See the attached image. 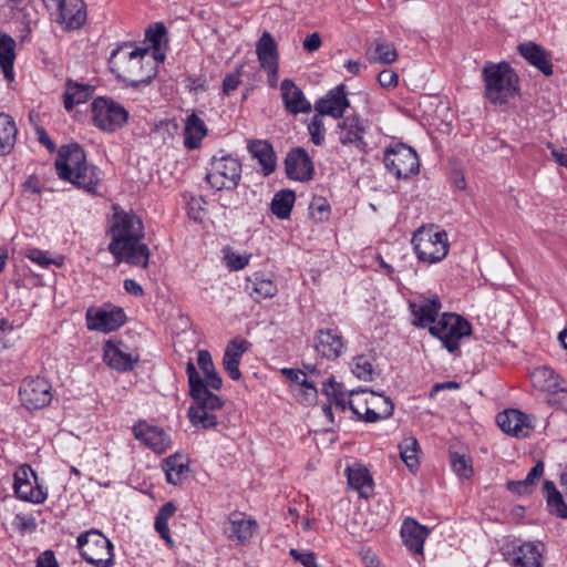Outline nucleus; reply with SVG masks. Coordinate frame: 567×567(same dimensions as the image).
I'll use <instances>...</instances> for the list:
<instances>
[{
  "label": "nucleus",
  "instance_id": "774afa93",
  "mask_svg": "<svg viewBox=\"0 0 567 567\" xmlns=\"http://www.w3.org/2000/svg\"><path fill=\"white\" fill-rule=\"evenodd\" d=\"M123 286L126 292L136 297L142 296L144 292L142 286L134 279H125Z\"/></svg>",
  "mask_w": 567,
  "mask_h": 567
},
{
  "label": "nucleus",
  "instance_id": "bb28decb",
  "mask_svg": "<svg viewBox=\"0 0 567 567\" xmlns=\"http://www.w3.org/2000/svg\"><path fill=\"white\" fill-rule=\"evenodd\" d=\"M520 55L528 61L529 64L538 69L545 75L553 74V64L550 55L544 50L543 47L527 42L518 45Z\"/></svg>",
  "mask_w": 567,
  "mask_h": 567
},
{
  "label": "nucleus",
  "instance_id": "9b49d317",
  "mask_svg": "<svg viewBox=\"0 0 567 567\" xmlns=\"http://www.w3.org/2000/svg\"><path fill=\"white\" fill-rule=\"evenodd\" d=\"M369 130L368 120L359 115H349L342 117L337 126L334 134L338 143L347 148L355 150L360 153H367L368 142L365 136Z\"/></svg>",
  "mask_w": 567,
  "mask_h": 567
},
{
  "label": "nucleus",
  "instance_id": "c756f323",
  "mask_svg": "<svg viewBox=\"0 0 567 567\" xmlns=\"http://www.w3.org/2000/svg\"><path fill=\"white\" fill-rule=\"evenodd\" d=\"M530 381L535 389L547 392L548 396L564 382L563 379L547 365L535 368L530 373Z\"/></svg>",
  "mask_w": 567,
  "mask_h": 567
},
{
  "label": "nucleus",
  "instance_id": "a211bd4d",
  "mask_svg": "<svg viewBox=\"0 0 567 567\" xmlns=\"http://www.w3.org/2000/svg\"><path fill=\"white\" fill-rule=\"evenodd\" d=\"M86 327L91 331L111 332L124 324L126 316L121 308L89 309L85 315Z\"/></svg>",
  "mask_w": 567,
  "mask_h": 567
},
{
  "label": "nucleus",
  "instance_id": "4c0bfd02",
  "mask_svg": "<svg viewBox=\"0 0 567 567\" xmlns=\"http://www.w3.org/2000/svg\"><path fill=\"white\" fill-rule=\"evenodd\" d=\"M370 415L367 422H377L381 419L390 417L393 414L394 405L390 398L370 392Z\"/></svg>",
  "mask_w": 567,
  "mask_h": 567
},
{
  "label": "nucleus",
  "instance_id": "7c9ffc66",
  "mask_svg": "<svg viewBox=\"0 0 567 567\" xmlns=\"http://www.w3.org/2000/svg\"><path fill=\"white\" fill-rule=\"evenodd\" d=\"M183 135L184 146L187 150H196L200 146L203 138L207 135V127L196 113L187 117Z\"/></svg>",
  "mask_w": 567,
  "mask_h": 567
},
{
  "label": "nucleus",
  "instance_id": "13d9d810",
  "mask_svg": "<svg viewBox=\"0 0 567 567\" xmlns=\"http://www.w3.org/2000/svg\"><path fill=\"white\" fill-rule=\"evenodd\" d=\"M548 403L557 405L567 413V388L560 385L550 396H548Z\"/></svg>",
  "mask_w": 567,
  "mask_h": 567
},
{
  "label": "nucleus",
  "instance_id": "49530a36",
  "mask_svg": "<svg viewBox=\"0 0 567 567\" xmlns=\"http://www.w3.org/2000/svg\"><path fill=\"white\" fill-rule=\"evenodd\" d=\"M370 392L367 390L351 391L349 395V409L360 419L367 422L370 415Z\"/></svg>",
  "mask_w": 567,
  "mask_h": 567
},
{
  "label": "nucleus",
  "instance_id": "603ef678",
  "mask_svg": "<svg viewBox=\"0 0 567 567\" xmlns=\"http://www.w3.org/2000/svg\"><path fill=\"white\" fill-rule=\"evenodd\" d=\"M451 465L453 471L462 478H470L473 475V467L464 455L452 453Z\"/></svg>",
  "mask_w": 567,
  "mask_h": 567
},
{
  "label": "nucleus",
  "instance_id": "3c124183",
  "mask_svg": "<svg viewBox=\"0 0 567 567\" xmlns=\"http://www.w3.org/2000/svg\"><path fill=\"white\" fill-rule=\"evenodd\" d=\"M308 132L310 135V140L313 144L322 145L326 136V128L322 115H320L319 113L313 115L310 123L308 124Z\"/></svg>",
  "mask_w": 567,
  "mask_h": 567
},
{
  "label": "nucleus",
  "instance_id": "393cba45",
  "mask_svg": "<svg viewBox=\"0 0 567 567\" xmlns=\"http://www.w3.org/2000/svg\"><path fill=\"white\" fill-rule=\"evenodd\" d=\"M498 426L515 437H526L530 431L528 416L518 410H506L497 414Z\"/></svg>",
  "mask_w": 567,
  "mask_h": 567
},
{
  "label": "nucleus",
  "instance_id": "cd10ccee",
  "mask_svg": "<svg viewBox=\"0 0 567 567\" xmlns=\"http://www.w3.org/2000/svg\"><path fill=\"white\" fill-rule=\"evenodd\" d=\"M248 341L246 340H233L227 344V348L223 358V365L229 378L233 380H239L241 373L239 371L240 360L248 349Z\"/></svg>",
  "mask_w": 567,
  "mask_h": 567
},
{
  "label": "nucleus",
  "instance_id": "58836bf2",
  "mask_svg": "<svg viewBox=\"0 0 567 567\" xmlns=\"http://www.w3.org/2000/svg\"><path fill=\"white\" fill-rule=\"evenodd\" d=\"M543 493L547 502L549 512L560 518L567 519V504L561 493L556 488L551 481H545Z\"/></svg>",
  "mask_w": 567,
  "mask_h": 567
},
{
  "label": "nucleus",
  "instance_id": "f8f14e48",
  "mask_svg": "<svg viewBox=\"0 0 567 567\" xmlns=\"http://www.w3.org/2000/svg\"><path fill=\"white\" fill-rule=\"evenodd\" d=\"M53 20L65 30L79 29L86 19L85 4L82 0H58L48 8Z\"/></svg>",
  "mask_w": 567,
  "mask_h": 567
},
{
  "label": "nucleus",
  "instance_id": "ea45409f",
  "mask_svg": "<svg viewBox=\"0 0 567 567\" xmlns=\"http://www.w3.org/2000/svg\"><path fill=\"white\" fill-rule=\"evenodd\" d=\"M296 200L295 192L291 189H282L275 194L270 209L271 213L279 219H287L290 217L293 204Z\"/></svg>",
  "mask_w": 567,
  "mask_h": 567
},
{
  "label": "nucleus",
  "instance_id": "f03ea898",
  "mask_svg": "<svg viewBox=\"0 0 567 567\" xmlns=\"http://www.w3.org/2000/svg\"><path fill=\"white\" fill-rule=\"evenodd\" d=\"M150 53L151 48L131 49L125 43L111 54L112 71L131 87L148 85L156 76L157 63L164 60V54L152 58Z\"/></svg>",
  "mask_w": 567,
  "mask_h": 567
},
{
  "label": "nucleus",
  "instance_id": "dca6fc26",
  "mask_svg": "<svg viewBox=\"0 0 567 567\" xmlns=\"http://www.w3.org/2000/svg\"><path fill=\"white\" fill-rule=\"evenodd\" d=\"M103 358L110 368L120 372L133 370L140 361L138 353L120 340L105 342Z\"/></svg>",
  "mask_w": 567,
  "mask_h": 567
},
{
  "label": "nucleus",
  "instance_id": "37998d69",
  "mask_svg": "<svg viewBox=\"0 0 567 567\" xmlns=\"http://www.w3.org/2000/svg\"><path fill=\"white\" fill-rule=\"evenodd\" d=\"M371 355L359 354L352 360V373L362 381H372L379 374Z\"/></svg>",
  "mask_w": 567,
  "mask_h": 567
},
{
  "label": "nucleus",
  "instance_id": "f257e3e1",
  "mask_svg": "<svg viewBox=\"0 0 567 567\" xmlns=\"http://www.w3.org/2000/svg\"><path fill=\"white\" fill-rule=\"evenodd\" d=\"M109 234L111 241L107 249L113 255L116 264L127 262L132 266L147 268L150 249L146 244L142 243L144 226L136 215L116 210Z\"/></svg>",
  "mask_w": 567,
  "mask_h": 567
},
{
  "label": "nucleus",
  "instance_id": "b1692460",
  "mask_svg": "<svg viewBox=\"0 0 567 567\" xmlns=\"http://www.w3.org/2000/svg\"><path fill=\"white\" fill-rule=\"evenodd\" d=\"M256 54L261 68L272 76L278 74V47L272 35L265 31L256 45Z\"/></svg>",
  "mask_w": 567,
  "mask_h": 567
},
{
  "label": "nucleus",
  "instance_id": "0e129e2a",
  "mask_svg": "<svg viewBox=\"0 0 567 567\" xmlns=\"http://www.w3.org/2000/svg\"><path fill=\"white\" fill-rule=\"evenodd\" d=\"M37 567H59L54 553L52 550L42 553L37 560Z\"/></svg>",
  "mask_w": 567,
  "mask_h": 567
},
{
  "label": "nucleus",
  "instance_id": "6e6d98bb",
  "mask_svg": "<svg viewBox=\"0 0 567 567\" xmlns=\"http://www.w3.org/2000/svg\"><path fill=\"white\" fill-rule=\"evenodd\" d=\"M240 83L241 79L239 70L236 72L227 73L223 80V93L225 95H230L238 89Z\"/></svg>",
  "mask_w": 567,
  "mask_h": 567
},
{
  "label": "nucleus",
  "instance_id": "09e8293b",
  "mask_svg": "<svg viewBox=\"0 0 567 567\" xmlns=\"http://www.w3.org/2000/svg\"><path fill=\"white\" fill-rule=\"evenodd\" d=\"M252 292L256 295L255 299L259 301L274 297L277 293V286L270 279L256 276L252 280Z\"/></svg>",
  "mask_w": 567,
  "mask_h": 567
},
{
  "label": "nucleus",
  "instance_id": "4d7b16f0",
  "mask_svg": "<svg viewBox=\"0 0 567 567\" xmlns=\"http://www.w3.org/2000/svg\"><path fill=\"white\" fill-rule=\"evenodd\" d=\"M378 82L384 89H394L399 83V76L393 70L384 69L379 73Z\"/></svg>",
  "mask_w": 567,
  "mask_h": 567
},
{
  "label": "nucleus",
  "instance_id": "338daca9",
  "mask_svg": "<svg viewBox=\"0 0 567 567\" xmlns=\"http://www.w3.org/2000/svg\"><path fill=\"white\" fill-rule=\"evenodd\" d=\"M303 49L308 52H315L321 47L319 33L313 32L303 40Z\"/></svg>",
  "mask_w": 567,
  "mask_h": 567
},
{
  "label": "nucleus",
  "instance_id": "f704fd0d",
  "mask_svg": "<svg viewBox=\"0 0 567 567\" xmlns=\"http://www.w3.org/2000/svg\"><path fill=\"white\" fill-rule=\"evenodd\" d=\"M348 484L358 491L361 497L368 498L373 489V482L369 471L362 466L348 467Z\"/></svg>",
  "mask_w": 567,
  "mask_h": 567
},
{
  "label": "nucleus",
  "instance_id": "8fccbe9b",
  "mask_svg": "<svg viewBox=\"0 0 567 567\" xmlns=\"http://www.w3.org/2000/svg\"><path fill=\"white\" fill-rule=\"evenodd\" d=\"M166 29L163 23H155L153 27H150L145 32V39L151 44L152 48V54H150L152 58L158 56L162 54L159 52V44L162 41V38L165 35Z\"/></svg>",
  "mask_w": 567,
  "mask_h": 567
},
{
  "label": "nucleus",
  "instance_id": "39448f33",
  "mask_svg": "<svg viewBox=\"0 0 567 567\" xmlns=\"http://www.w3.org/2000/svg\"><path fill=\"white\" fill-rule=\"evenodd\" d=\"M413 249L420 261L432 265L442 261L449 254V236L437 227L422 226L412 237Z\"/></svg>",
  "mask_w": 567,
  "mask_h": 567
},
{
  "label": "nucleus",
  "instance_id": "4be33fe9",
  "mask_svg": "<svg viewBox=\"0 0 567 567\" xmlns=\"http://www.w3.org/2000/svg\"><path fill=\"white\" fill-rule=\"evenodd\" d=\"M287 175L296 181H310L313 176V164L302 147L291 150L285 161Z\"/></svg>",
  "mask_w": 567,
  "mask_h": 567
},
{
  "label": "nucleus",
  "instance_id": "72a5a7b5",
  "mask_svg": "<svg viewBox=\"0 0 567 567\" xmlns=\"http://www.w3.org/2000/svg\"><path fill=\"white\" fill-rule=\"evenodd\" d=\"M257 528L258 524L255 519L230 518L226 533L228 538L245 544L251 539Z\"/></svg>",
  "mask_w": 567,
  "mask_h": 567
},
{
  "label": "nucleus",
  "instance_id": "2f4dec72",
  "mask_svg": "<svg viewBox=\"0 0 567 567\" xmlns=\"http://www.w3.org/2000/svg\"><path fill=\"white\" fill-rule=\"evenodd\" d=\"M14 39L0 31V69L7 80L12 81L14 76L13 64L16 60Z\"/></svg>",
  "mask_w": 567,
  "mask_h": 567
},
{
  "label": "nucleus",
  "instance_id": "bf43d9fd",
  "mask_svg": "<svg viewBox=\"0 0 567 567\" xmlns=\"http://www.w3.org/2000/svg\"><path fill=\"white\" fill-rule=\"evenodd\" d=\"M506 486L508 491L518 495L530 494L534 489L525 478L520 481H508Z\"/></svg>",
  "mask_w": 567,
  "mask_h": 567
},
{
  "label": "nucleus",
  "instance_id": "e433bc0d",
  "mask_svg": "<svg viewBox=\"0 0 567 567\" xmlns=\"http://www.w3.org/2000/svg\"><path fill=\"white\" fill-rule=\"evenodd\" d=\"M249 151L258 158L265 175L271 174L276 168V157L271 145L265 141H254L249 144Z\"/></svg>",
  "mask_w": 567,
  "mask_h": 567
},
{
  "label": "nucleus",
  "instance_id": "c9c22d12",
  "mask_svg": "<svg viewBox=\"0 0 567 567\" xmlns=\"http://www.w3.org/2000/svg\"><path fill=\"white\" fill-rule=\"evenodd\" d=\"M17 126L13 118L0 113V156L9 154L16 144Z\"/></svg>",
  "mask_w": 567,
  "mask_h": 567
},
{
  "label": "nucleus",
  "instance_id": "6e6552de",
  "mask_svg": "<svg viewBox=\"0 0 567 567\" xmlns=\"http://www.w3.org/2000/svg\"><path fill=\"white\" fill-rule=\"evenodd\" d=\"M241 163L230 155L213 156L206 173L207 183L216 190H234L241 178Z\"/></svg>",
  "mask_w": 567,
  "mask_h": 567
},
{
  "label": "nucleus",
  "instance_id": "052dcab7",
  "mask_svg": "<svg viewBox=\"0 0 567 567\" xmlns=\"http://www.w3.org/2000/svg\"><path fill=\"white\" fill-rule=\"evenodd\" d=\"M322 391L330 402L333 398L338 396L343 389L333 378H329L327 381L322 382Z\"/></svg>",
  "mask_w": 567,
  "mask_h": 567
},
{
  "label": "nucleus",
  "instance_id": "864d4df0",
  "mask_svg": "<svg viewBox=\"0 0 567 567\" xmlns=\"http://www.w3.org/2000/svg\"><path fill=\"white\" fill-rule=\"evenodd\" d=\"M25 257L42 268H47L50 265H62V261H58L56 259L50 258L47 251H43L38 248H28L25 250Z\"/></svg>",
  "mask_w": 567,
  "mask_h": 567
},
{
  "label": "nucleus",
  "instance_id": "4468645a",
  "mask_svg": "<svg viewBox=\"0 0 567 567\" xmlns=\"http://www.w3.org/2000/svg\"><path fill=\"white\" fill-rule=\"evenodd\" d=\"M22 405L28 410H38L47 406L51 400V384L43 378L24 380L19 390Z\"/></svg>",
  "mask_w": 567,
  "mask_h": 567
},
{
  "label": "nucleus",
  "instance_id": "412c9836",
  "mask_svg": "<svg viewBox=\"0 0 567 567\" xmlns=\"http://www.w3.org/2000/svg\"><path fill=\"white\" fill-rule=\"evenodd\" d=\"M544 545L526 542L508 553L506 560L511 567H543Z\"/></svg>",
  "mask_w": 567,
  "mask_h": 567
},
{
  "label": "nucleus",
  "instance_id": "de8ad7c7",
  "mask_svg": "<svg viewBox=\"0 0 567 567\" xmlns=\"http://www.w3.org/2000/svg\"><path fill=\"white\" fill-rule=\"evenodd\" d=\"M398 59V52L393 43L385 40H377L374 51L369 55L373 63L391 64Z\"/></svg>",
  "mask_w": 567,
  "mask_h": 567
},
{
  "label": "nucleus",
  "instance_id": "2eb2a0df",
  "mask_svg": "<svg viewBox=\"0 0 567 567\" xmlns=\"http://www.w3.org/2000/svg\"><path fill=\"white\" fill-rule=\"evenodd\" d=\"M186 374L189 383V393L193 399L190 406H202L208 410H220L221 399L212 393L205 385L204 380L197 372L194 363L189 360L186 365Z\"/></svg>",
  "mask_w": 567,
  "mask_h": 567
},
{
  "label": "nucleus",
  "instance_id": "20e7f679",
  "mask_svg": "<svg viewBox=\"0 0 567 567\" xmlns=\"http://www.w3.org/2000/svg\"><path fill=\"white\" fill-rule=\"evenodd\" d=\"M484 95L492 104H505L519 91V79L507 62H486L482 69Z\"/></svg>",
  "mask_w": 567,
  "mask_h": 567
},
{
  "label": "nucleus",
  "instance_id": "5701e85b",
  "mask_svg": "<svg viewBox=\"0 0 567 567\" xmlns=\"http://www.w3.org/2000/svg\"><path fill=\"white\" fill-rule=\"evenodd\" d=\"M281 99L289 114L309 113L311 103L306 99L302 90L290 79L282 80L280 84Z\"/></svg>",
  "mask_w": 567,
  "mask_h": 567
},
{
  "label": "nucleus",
  "instance_id": "ddd939ff",
  "mask_svg": "<svg viewBox=\"0 0 567 567\" xmlns=\"http://www.w3.org/2000/svg\"><path fill=\"white\" fill-rule=\"evenodd\" d=\"M14 493L18 498L34 504H42L47 499V493L38 484L35 472L30 465L23 464L14 472Z\"/></svg>",
  "mask_w": 567,
  "mask_h": 567
},
{
  "label": "nucleus",
  "instance_id": "680f3d73",
  "mask_svg": "<svg viewBox=\"0 0 567 567\" xmlns=\"http://www.w3.org/2000/svg\"><path fill=\"white\" fill-rule=\"evenodd\" d=\"M197 363L204 373H208L209 370H213L215 368L212 360V355L207 350L198 351Z\"/></svg>",
  "mask_w": 567,
  "mask_h": 567
},
{
  "label": "nucleus",
  "instance_id": "c03bdc74",
  "mask_svg": "<svg viewBox=\"0 0 567 567\" xmlns=\"http://www.w3.org/2000/svg\"><path fill=\"white\" fill-rule=\"evenodd\" d=\"M400 456L404 464L410 468V471L414 472L419 467V452L420 445L416 439L409 436L404 437L402 442L399 444Z\"/></svg>",
  "mask_w": 567,
  "mask_h": 567
},
{
  "label": "nucleus",
  "instance_id": "423d86ee",
  "mask_svg": "<svg viewBox=\"0 0 567 567\" xmlns=\"http://www.w3.org/2000/svg\"><path fill=\"white\" fill-rule=\"evenodd\" d=\"M81 557L95 567H113L112 542L97 529L82 533L76 538Z\"/></svg>",
  "mask_w": 567,
  "mask_h": 567
},
{
  "label": "nucleus",
  "instance_id": "5fc2aeb1",
  "mask_svg": "<svg viewBox=\"0 0 567 567\" xmlns=\"http://www.w3.org/2000/svg\"><path fill=\"white\" fill-rule=\"evenodd\" d=\"M290 556L303 567H319L317 564V556L313 551H302L296 548H291L289 551Z\"/></svg>",
  "mask_w": 567,
  "mask_h": 567
},
{
  "label": "nucleus",
  "instance_id": "7ed1b4c3",
  "mask_svg": "<svg viewBox=\"0 0 567 567\" xmlns=\"http://www.w3.org/2000/svg\"><path fill=\"white\" fill-rule=\"evenodd\" d=\"M58 176L87 193L96 194L102 182L101 171L86 162L83 148L78 144L62 146L55 159Z\"/></svg>",
  "mask_w": 567,
  "mask_h": 567
},
{
  "label": "nucleus",
  "instance_id": "aec40b11",
  "mask_svg": "<svg viewBox=\"0 0 567 567\" xmlns=\"http://www.w3.org/2000/svg\"><path fill=\"white\" fill-rule=\"evenodd\" d=\"M133 433L136 440L156 453H164L171 445V439L163 429L145 421L135 423Z\"/></svg>",
  "mask_w": 567,
  "mask_h": 567
},
{
  "label": "nucleus",
  "instance_id": "6ab92c4d",
  "mask_svg": "<svg viewBox=\"0 0 567 567\" xmlns=\"http://www.w3.org/2000/svg\"><path fill=\"white\" fill-rule=\"evenodd\" d=\"M349 106L350 102L347 97L346 86L339 84L316 102L315 111L322 116L342 118Z\"/></svg>",
  "mask_w": 567,
  "mask_h": 567
},
{
  "label": "nucleus",
  "instance_id": "473e14b6",
  "mask_svg": "<svg viewBox=\"0 0 567 567\" xmlns=\"http://www.w3.org/2000/svg\"><path fill=\"white\" fill-rule=\"evenodd\" d=\"M63 94V105L66 111H72L78 104L85 103L92 95V86L69 80Z\"/></svg>",
  "mask_w": 567,
  "mask_h": 567
},
{
  "label": "nucleus",
  "instance_id": "c85d7f7f",
  "mask_svg": "<svg viewBox=\"0 0 567 567\" xmlns=\"http://www.w3.org/2000/svg\"><path fill=\"white\" fill-rule=\"evenodd\" d=\"M414 316L413 324L425 328L437 321L440 318L441 302L439 299H425L417 303H411Z\"/></svg>",
  "mask_w": 567,
  "mask_h": 567
},
{
  "label": "nucleus",
  "instance_id": "a19ab883",
  "mask_svg": "<svg viewBox=\"0 0 567 567\" xmlns=\"http://www.w3.org/2000/svg\"><path fill=\"white\" fill-rule=\"evenodd\" d=\"M177 508L174 503L167 502L161 506L158 513L155 516L154 527L159 534L161 538L164 539L169 546H173V539L168 527V519L173 517Z\"/></svg>",
  "mask_w": 567,
  "mask_h": 567
},
{
  "label": "nucleus",
  "instance_id": "e2e57ef3",
  "mask_svg": "<svg viewBox=\"0 0 567 567\" xmlns=\"http://www.w3.org/2000/svg\"><path fill=\"white\" fill-rule=\"evenodd\" d=\"M206 380L204 381L206 388H212L214 390H219L223 385V380L216 369L209 370L208 373H204Z\"/></svg>",
  "mask_w": 567,
  "mask_h": 567
},
{
  "label": "nucleus",
  "instance_id": "1a4fd4ad",
  "mask_svg": "<svg viewBox=\"0 0 567 567\" xmlns=\"http://www.w3.org/2000/svg\"><path fill=\"white\" fill-rule=\"evenodd\" d=\"M93 124L101 131L113 133L128 121L127 110L116 101L99 96L91 103Z\"/></svg>",
  "mask_w": 567,
  "mask_h": 567
},
{
  "label": "nucleus",
  "instance_id": "69168bd1",
  "mask_svg": "<svg viewBox=\"0 0 567 567\" xmlns=\"http://www.w3.org/2000/svg\"><path fill=\"white\" fill-rule=\"evenodd\" d=\"M544 474V463L542 461L537 462L532 470L528 472L525 480L533 486V488L536 485V481L542 477Z\"/></svg>",
  "mask_w": 567,
  "mask_h": 567
},
{
  "label": "nucleus",
  "instance_id": "0eeeda50",
  "mask_svg": "<svg viewBox=\"0 0 567 567\" xmlns=\"http://www.w3.org/2000/svg\"><path fill=\"white\" fill-rule=\"evenodd\" d=\"M430 333L440 339L450 353H455L460 349L462 338L472 333V326L463 317L445 312L440 316L434 324L430 326Z\"/></svg>",
  "mask_w": 567,
  "mask_h": 567
},
{
  "label": "nucleus",
  "instance_id": "a18cd8bd",
  "mask_svg": "<svg viewBox=\"0 0 567 567\" xmlns=\"http://www.w3.org/2000/svg\"><path fill=\"white\" fill-rule=\"evenodd\" d=\"M215 411L203 409L202 406H189L188 419L196 427L204 430L213 429L218 424Z\"/></svg>",
  "mask_w": 567,
  "mask_h": 567
},
{
  "label": "nucleus",
  "instance_id": "79ce46f5",
  "mask_svg": "<svg viewBox=\"0 0 567 567\" xmlns=\"http://www.w3.org/2000/svg\"><path fill=\"white\" fill-rule=\"evenodd\" d=\"M164 471L166 480L173 485H178L183 482L185 474L188 472V465L179 455H172L164 462Z\"/></svg>",
  "mask_w": 567,
  "mask_h": 567
},
{
  "label": "nucleus",
  "instance_id": "f3484780",
  "mask_svg": "<svg viewBox=\"0 0 567 567\" xmlns=\"http://www.w3.org/2000/svg\"><path fill=\"white\" fill-rule=\"evenodd\" d=\"M313 341L316 352L322 359L330 361L340 358L347 349V340L338 329H320L317 331Z\"/></svg>",
  "mask_w": 567,
  "mask_h": 567
},
{
  "label": "nucleus",
  "instance_id": "a878e982",
  "mask_svg": "<svg viewBox=\"0 0 567 567\" xmlns=\"http://www.w3.org/2000/svg\"><path fill=\"white\" fill-rule=\"evenodd\" d=\"M401 536L404 545L413 554H422L423 545L429 536V529L415 519L408 517L403 520Z\"/></svg>",
  "mask_w": 567,
  "mask_h": 567
},
{
  "label": "nucleus",
  "instance_id": "9d476101",
  "mask_svg": "<svg viewBox=\"0 0 567 567\" xmlns=\"http://www.w3.org/2000/svg\"><path fill=\"white\" fill-rule=\"evenodd\" d=\"M383 163L389 173L401 179L410 178L420 171L416 152L409 145L396 143L383 152Z\"/></svg>",
  "mask_w": 567,
  "mask_h": 567
}]
</instances>
